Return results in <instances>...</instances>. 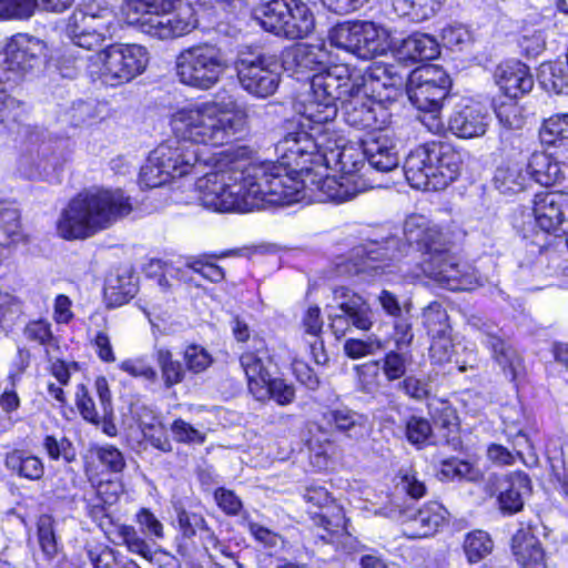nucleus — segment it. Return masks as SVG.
I'll return each instance as SVG.
<instances>
[{"label":"nucleus","mask_w":568,"mask_h":568,"mask_svg":"<svg viewBox=\"0 0 568 568\" xmlns=\"http://www.w3.org/2000/svg\"><path fill=\"white\" fill-rule=\"evenodd\" d=\"M88 557L93 568H113L120 560L118 552L106 546L89 549Z\"/></svg>","instance_id":"obj_61"},{"label":"nucleus","mask_w":568,"mask_h":568,"mask_svg":"<svg viewBox=\"0 0 568 568\" xmlns=\"http://www.w3.org/2000/svg\"><path fill=\"white\" fill-rule=\"evenodd\" d=\"M234 69L241 88L255 98L273 95L281 82L276 61L260 52L241 50L234 61Z\"/></svg>","instance_id":"obj_14"},{"label":"nucleus","mask_w":568,"mask_h":568,"mask_svg":"<svg viewBox=\"0 0 568 568\" xmlns=\"http://www.w3.org/2000/svg\"><path fill=\"white\" fill-rule=\"evenodd\" d=\"M433 429L429 422L419 416H410L405 423V436L415 446H419L432 436Z\"/></svg>","instance_id":"obj_50"},{"label":"nucleus","mask_w":568,"mask_h":568,"mask_svg":"<svg viewBox=\"0 0 568 568\" xmlns=\"http://www.w3.org/2000/svg\"><path fill=\"white\" fill-rule=\"evenodd\" d=\"M120 369L135 378H143L148 382H155L156 371L142 357L129 358L120 363Z\"/></svg>","instance_id":"obj_52"},{"label":"nucleus","mask_w":568,"mask_h":568,"mask_svg":"<svg viewBox=\"0 0 568 568\" xmlns=\"http://www.w3.org/2000/svg\"><path fill=\"white\" fill-rule=\"evenodd\" d=\"M265 395L255 397L257 400H265L267 398L274 399L280 405L291 404L295 398V389L292 385L285 383L281 378L271 377L266 383H263Z\"/></svg>","instance_id":"obj_46"},{"label":"nucleus","mask_w":568,"mask_h":568,"mask_svg":"<svg viewBox=\"0 0 568 568\" xmlns=\"http://www.w3.org/2000/svg\"><path fill=\"white\" fill-rule=\"evenodd\" d=\"M175 510L179 530L184 539H192L197 531L209 530L202 515L189 511L182 507H176Z\"/></svg>","instance_id":"obj_43"},{"label":"nucleus","mask_w":568,"mask_h":568,"mask_svg":"<svg viewBox=\"0 0 568 568\" xmlns=\"http://www.w3.org/2000/svg\"><path fill=\"white\" fill-rule=\"evenodd\" d=\"M483 343L491 349L494 358L503 371L514 379L520 366V357L517 352L507 345L493 329L483 332Z\"/></svg>","instance_id":"obj_34"},{"label":"nucleus","mask_w":568,"mask_h":568,"mask_svg":"<svg viewBox=\"0 0 568 568\" xmlns=\"http://www.w3.org/2000/svg\"><path fill=\"white\" fill-rule=\"evenodd\" d=\"M531 490L530 479L523 471H515L508 475L500 483L498 506L503 514L513 515L524 507V498Z\"/></svg>","instance_id":"obj_25"},{"label":"nucleus","mask_w":568,"mask_h":568,"mask_svg":"<svg viewBox=\"0 0 568 568\" xmlns=\"http://www.w3.org/2000/svg\"><path fill=\"white\" fill-rule=\"evenodd\" d=\"M118 532L129 551L140 555L146 560L153 559L150 545L138 534L133 526L122 525L119 527Z\"/></svg>","instance_id":"obj_44"},{"label":"nucleus","mask_w":568,"mask_h":568,"mask_svg":"<svg viewBox=\"0 0 568 568\" xmlns=\"http://www.w3.org/2000/svg\"><path fill=\"white\" fill-rule=\"evenodd\" d=\"M446 513L440 504L428 503L417 511L404 514V534L408 538L432 536L444 524Z\"/></svg>","instance_id":"obj_23"},{"label":"nucleus","mask_w":568,"mask_h":568,"mask_svg":"<svg viewBox=\"0 0 568 568\" xmlns=\"http://www.w3.org/2000/svg\"><path fill=\"white\" fill-rule=\"evenodd\" d=\"M404 235L407 243L390 236L355 247L352 255L355 273L426 276L450 291H470L479 285L475 270L449 253L443 233L426 216H407Z\"/></svg>","instance_id":"obj_2"},{"label":"nucleus","mask_w":568,"mask_h":568,"mask_svg":"<svg viewBox=\"0 0 568 568\" xmlns=\"http://www.w3.org/2000/svg\"><path fill=\"white\" fill-rule=\"evenodd\" d=\"M75 404H77V407H78L81 416L85 420H88L92 424L100 423V416L95 409L94 402L91 398V396L89 395L88 388L83 384H80L77 387Z\"/></svg>","instance_id":"obj_56"},{"label":"nucleus","mask_w":568,"mask_h":568,"mask_svg":"<svg viewBox=\"0 0 568 568\" xmlns=\"http://www.w3.org/2000/svg\"><path fill=\"white\" fill-rule=\"evenodd\" d=\"M172 434L178 442L186 444H203L205 435L195 429L183 419H176L171 426Z\"/></svg>","instance_id":"obj_59"},{"label":"nucleus","mask_w":568,"mask_h":568,"mask_svg":"<svg viewBox=\"0 0 568 568\" xmlns=\"http://www.w3.org/2000/svg\"><path fill=\"white\" fill-rule=\"evenodd\" d=\"M463 547L467 560L475 564L493 551L494 542L488 532L477 529L466 535Z\"/></svg>","instance_id":"obj_39"},{"label":"nucleus","mask_w":568,"mask_h":568,"mask_svg":"<svg viewBox=\"0 0 568 568\" xmlns=\"http://www.w3.org/2000/svg\"><path fill=\"white\" fill-rule=\"evenodd\" d=\"M430 337V358L437 364L450 362L453 355L455 354V345L452 341L450 332H445L444 334H436Z\"/></svg>","instance_id":"obj_49"},{"label":"nucleus","mask_w":568,"mask_h":568,"mask_svg":"<svg viewBox=\"0 0 568 568\" xmlns=\"http://www.w3.org/2000/svg\"><path fill=\"white\" fill-rule=\"evenodd\" d=\"M462 163V154L450 144L428 142L410 151L404 172L412 187L439 191L457 179Z\"/></svg>","instance_id":"obj_8"},{"label":"nucleus","mask_w":568,"mask_h":568,"mask_svg":"<svg viewBox=\"0 0 568 568\" xmlns=\"http://www.w3.org/2000/svg\"><path fill=\"white\" fill-rule=\"evenodd\" d=\"M184 361L189 371L197 374L212 364V356L200 345H189L184 351Z\"/></svg>","instance_id":"obj_53"},{"label":"nucleus","mask_w":568,"mask_h":568,"mask_svg":"<svg viewBox=\"0 0 568 568\" xmlns=\"http://www.w3.org/2000/svg\"><path fill=\"white\" fill-rule=\"evenodd\" d=\"M275 152L281 160L280 164H284L286 171L293 175H297L298 180L304 179L305 172H313L306 168L313 164L315 154V142H313L312 131H293L285 134L275 144Z\"/></svg>","instance_id":"obj_18"},{"label":"nucleus","mask_w":568,"mask_h":568,"mask_svg":"<svg viewBox=\"0 0 568 568\" xmlns=\"http://www.w3.org/2000/svg\"><path fill=\"white\" fill-rule=\"evenodd\" d=\"M149 52L140 44H112L90 57L87 72L93 80L116 87L144 72Z\"/></svg>","instance_id":"obj_9"},{"label":"nucleus","mask_w":568,"mask_h":568,"mask_svg":"<svg viewBox=\"0 0 568 568\" xmlns=\"http://www.w3.org/2000/svg\"><path fill=\"white\" fill-rule=\"evenodd\" d=\"M422 321L429 336L452 331L446 310L439 302H432L423 310Z\"/></svg>","instance_id":"obj_41"},{"label":"nucleus","mask_w":568,"mask_h":568,"mask_svg":"<svg viewBox=\"0 0 568 568\" xmlns=\"http://www.w3.org/2000/svg\"><path fill=\"white\" fill-rule=\"evenodd\" d=\"M539 80L546 90L556 93L562 92L568 83L565 65L562 63L552 62L542 63L539 70Z\"/></svg>","instance_id":"obj_42"},{"label":"nucleus","mask_w":568,"mask_h":568,"mask_svg":"<svg viewBox=\"0 0 568 568\" xmlns=\"http://www.w3.org/2000/svg\"><path fill=\"white\" fill-rule=\"evenodd\" d=\"M496 79L504 93L511 99L529 92L534 87L529 68L520 61L501 63L497 69Z\"/></svg>","instance_id":"obj_24"},{"label":"nucleus","mask_w":568,"mask_h":568,"mask_svg":"<svg viewBox=\"0 0 568 568\" xmlns=\"http://www.w3.org/2000/svg\"><path fill=\"white\" fill-rule=\"evenodd\" d=\"M364 77L347 63L331 64L311 79V92L304 105V116L314 125H333L337 101L356 97L363 90Z\"/></svg>","instance_id":"obj_6"},{"label":"nucleus","mask_w":568,"mask_h":568,"mask_svg":"<svg viewBox=\"0 0 568 568\" xmlns=\"http://www.w3.org/2000/svg\"><path fill=\"white\" fill-rule=\"evenodd\" d=\"M528 180L527 171L519 163L499 166L494 176V184L500 193H517L525 189Z\"/></svg>","instance_id":"obj_38"},{"label":"nucleus","mask_w":568,"mask_h":568,"mask_svg":"<svg viewBox=\"0 0 568 568\" xmlns=\"http://www.w3.org/2000/svg\"><path fill=\"white\" fill-rule=\"evenodd\" d=\"M97 457L104 466L114 473L121 471L125 466L121 452L113 446L98 448Z\"/></svg>","instance_id":"obj_64"},{"label":"nucleus","mask_w":568,"mask_h":568,"mask_svg":"<svg viewBox=\"0 0 568 568\" xmlns=\"http://www.w3.org/2000/svg\"><path fill=\"white\" fill-rule=\"evenodd\" d=\"M213 161V170L197 179L195 191L200 204L215 212H246L303 200L325 202L345 199L355 190L334 179H317L314 172H305L298 180L278 161L257 160L245 144L216 153Z\"/></svg>","instance_id":"obj_1"},{"label":"nucleus","mask_w":568,"mask_h":568,"mask_svg":"<svg viewBox=\"0 0 568 568\" xmlns=\"http://www.w3.org/2000/svg\"><path fill=\"white\" fill-rule=\"evenodd\" d=\"M131 212V199L121 190L81 193L61 212L57 231L64 240H84Z\"/></svg>","instance_id":"obj_5"},{"label":"nucleus","mask_w":568,"mask_h":568,"mask_svg":"<svg viewBox=\"0 0 568 568\" xmlns=\"http://www.w3.org/2000/svg\"><path fill=\"white\" fill-rule=\"evenodd\" d=\"M384 343L376 336H369L367 339L349 338L344 344L345 354L353 359H358L373 355L384 349Z\"/></svg>","instance_id":"obj_47"},{"label":"nucleus","mask_w":568,"mask_h":568,"mask_svg":"<svg viewBox=\"0 0 568 568\" xmlns=\"http://www.w3.org/2000/svg\"><path fill=\"white\" fill-rule=\"evenodd\" d=\"M561 165L565 164L561 161L554 159L552 150L549 149L548 153H532L526 165V171L528 176L537 183L549 186L564 179Z\"/></svg>","instance_id":"obj_31"},{"label":"nucleus","mask_w":568,"mask_h":568,"mask_svg":"<svg viewBox=\"0 0 568 568\" xmlns=\"http://www.w3.org/2000/svg\"><path fill=\"white\" fill-rule=\"evenodd\" d=\"M409 364V356L399 351L388 352L383 359V373L388 381H396L403 377Z\"/></svg>","instance_id":"obj_51"},{"label":"nucleus","mask_w":568,"mask_h":568,"mask_svg":"<svg viewBox=\"0 0 568 568\" xmlns=\"http://www.w3.org/2000/svg\"><path fill=\"white\" fill-rule=\"evenodd\" d=\"M38 538L42 552L52 559L58 552V544L53 530V518L42 515L38 519Z\"/></svg>","instance_id":"obj_48"},{"label":"nucleus","mask_w":568,"mask_h":568,"mask_svg":"<svg viewBox=\"0 0 568 568\" xmlns=\"http://www.w3.org/2000/svg\"><path fill=\"white\" fill-rule=\"evenodd\" d=\"M230 70L223 50L214 44L200 43L182 50L175 58L179 81L193 89L214 88Z\"/></svg>","instance_id":"obj_10"},{"label":"nucleus","mask_w":568,"mask_h":568,"mask_svg":"<svg viewBox=\"0 0 568 568\" xmlns=\"http://www.w3.org/2000/svg\"><path fill=\"white\" fill-rule=\"evenodd\" d=\"M496 115L506 129L517 130L524 125L521 109L514 102L503 103L496 110Z\"/></svg>","instance_id":"obj_57"},{"label":"nucleus","mask_w":568,"mask_h":568,"mask_svg":"<svg viewBox=\"0 0 568 568\" xmlns=\"http://www.w3.org/2000/svg\"><path fill=\"white\" fill-rule=\"evenodd\" d=\"M325 418L336 432L352 440L359 442L369 434L371 426L367 417L347 407L331 409Z\"/></svg>","instance_id":"obj_28"},{"label":"nucleus","mask_w":568,"mask_h":568,"mask_svg":"<svg viewBox=\"0 0 568 568\" xmlns=\"http://www.w3.org/2000/svg\"><path fill=\"white\" fill-rule=\"evenodd\" d=\"M116 30L114 11L98 3H85L75 9L67 24V34L78 47L91 50L111 39Z\"/></svg>","instance_id":"obj_13"},{"label":"nucleus","mask_w":568,"mask_h":568,"mask_svg":"<svg viewBox=\"0 0 568 568\" xmlns=\"http://www.w3.org/2000/svg\"><path fill=\"white\" fill-rule=\"evenodd\" d=\"M539 138L552 150L554 159L568 164V113L546 119L539 129Z\"/></svg>","instance_id":"obj_26"},{"label":"nucleus","mask_w":568,"mask_h":568,"mask_svg":"<svg viewBox=\"0 0 568 568\" xmlns=\"http://www.w3.org/2000/svg\"><path fill=\"white\" fill-rule=\"evenodd\" d=\"M333 47L361 59H372L396 47L394 33L371 21H348L335 26L328 34Z\"/></svg>","instance_id":"obj_11"},{"label":"nucleus","mask_w":568,"mask_h":568,"mask_svg":"<svg viewBox=\"0 0 568 568\" xmlns=\"http://www.w3.org/2000/svg\"><path fill=\"white\" fill-rule=\"evenodd\" d=\"M445 0H390L394 11L399 17H407L414 22H420L433 17Z\"/></svg>","instance_id":"obj_37"},{"label":"nucleus","mask_w":568,"mask_h":568,"mask_svg":"<svg viewBox=\"0 0 568 568\" xmlns=\"http://www.w3.org/2000/svg\"><path fill=\"white\" fill-rule=\"evenodd\" d=\"M45 44L28 34H16L7 43L0 61V140H14L32 129L22 122L26 102L7 93V84L16 83L42 63Z\"/></svg>","instance_id":"obj_4"},{"label":"nucleus","mask_w":568,"mask_h":568,"mask_svg":"<svg viewBox=\"0 0 568 568\" xmlns=\"http://www.w3.org/2000/svg\"><path fill=\"white\" fill-rule=\"evenodd\" d=\"M336 306L328 311L329 327L336 337H342L352 328L369 331L375 322V313L369 303L346 286L334 288Z\"/></svg>","instance_id":"obj_15"},{"label":"nucleus","mask_w":568,"mask_h":568,"mask_svg":"<svg viewBox=\"0 0 568 568\" xmlns=\"http://www.w3.org/2000/svg\"><path fill=\"white\" fill-rule=\"evenodd\" d=\"M442 40L450 49L459 47L471 41L469 29L460 23L448 24L442 30Z\"/></svg>","instance_id":"obj_58"},{"label":"nucleus","mask_w":568,"mask_h":568,"mask_svg":"<svg viewBox=\"0 0 568 568\" xmlns=\"http://www.w3.org/2000/svg\"><path fill=\"white\" fill-rule=\"evenodd\" d=\"M450 80L436 65L415 69L407 81V95L410 103L419 111L438 112L446 99Z\"/></svg>","instance_id":"obj_16"},{"label":"nucleus","mask_w":568,"mask_h":568,"mask_svg":"<svg viewBox=\"0 0 568 568\" xmlns=\"http://www.w3.org/2000/svg\"><path fill=\"white\" fill-rule=\"evenodd\" d=\"M271 362L270 352L263 341L256 342L254 349H247L240 357L241 367L247 378L248 390L254 397L266 394L263 383H266L271 377L268 372Z\"/></svg>","instance_id":"obj_22"},{"label":"nucleus","mask_w":568,"mask_h":568,"mask_svg":"<svg viewBox=\"0 0 568 568\" xmlns=\"http://www.w3.org/2000/svg\"><path fill=\"white\" fill-rule=\"evenodd\" d=\"M136 293V284L129 272L111 275L106 280L104 296L108 305L118 307L129 302Z\"/></svg>","instance_id":"obj_36"},{"label":"nucleus","mask_w":568,"mask_h":568,"mask_svg":"<svg viewBox=\"0 0 568 568\" xmlns=\"http://www.w3.org/2000/svg\"><path fill=\"white\" fill-rule=\"evenodd\" d=\"M328 51L324 43H297L288 49L284 57V64L297 70H316L324 68L328 62ZM329 65H327L328 68Z\"/></svg>","instance_id":"obj_27"},{"label":"nucleus","mask_w":568,"mask_h":568,"mask_svg":"<svg viewBox=\"0 0 568 568\" xmlns=\"http://www.w3.org/2000/svg\"><path fill=\"white\" fill-rule=\"evenodd\" d=\"M255 20L267 32L287 39L307 37L315 27V18L301 0H273L255 10Z\"/></svg>","instance_id":"obj_12"},{"label":"nucleus","mask_w":568,"mask_h":568,"mask_svg":"<svg viewBox=\"0 0 568 568\" xmlns=\"http://www.w3.org/2000/svg\"><path fill=\"white\" fill-rule=\"evenodd\" d=\"M8 20L29 19L38 7V0H3Z\"/></svg>","instance_id":"obj_60"},{"label":"nucleus","mask_w":568,"mask_h":568,"mask_svg":"<svg viewBox=\"0 0 568 568\" xmlns=\"http://www.w3.org/2000/svg\"><path fill=\"white\" fill-rule=\"evenodd\" d=\"M122 13L128 24L159 39L182 37L197 22L191 0H124Z\"/></svg>","instance_id":"obj_7"},{"label":"nucleus","mask_w":568,"mask_h":568,"mask_svg":"<svg viewBox=\"0 0 568 568\" xmlns=\"http://www.w3.org/2000/svg\"><path fill=\"white\" fill-rule=\"evenodd\" d=\"M511 548L523 568H547L540 541L529 528H521L514 535Z\"/></svg>","instance_id":"obj_29"},{"label":"nucleus","mask_w":568,"mask_h":568,"mask_svg":"<svg viewBox=\"0 0 568 568\" xmlns=\"http://www.w3.org/2000/svg\"><path fill=\"white\" fill-rule=\"evenodd\" d=\"M397 40L396 45L400 42L399 52L405 59L414 62L432 60L439 54V45L435 38L425 33H414L406 39Z\"/></svg>","instance_id":"obj_32"},{"label":"nucleus","mask_w":568,"mask_h":568,"mask_svg":"<svg viewBox=\"0 0 568 568\" xmlns=\"http://www.w3.org/2000/svg\"><path fill=\"white\" fill-rule=\"evenodd\" d=\"M343 103L345 122L355 129L382 131L392 121L388 108L367 94L365 78L362 92L356 97H346Z\"/></svg>","instance_id":"obj_17"},{"label":"nucleus","mask_w":568,"mask_h":568,"mask_svg":"<svg viewBox=\"0 0 568 568\" xmlns=\"http://www.w3.org/2000/svg\"><path fill=\"white\" fill-rule=\"evenodd\" d=\"M28 339L38 342L41 345L51 346L54 342L50 324L45 321H33L24 328Z\"/></svg>","instance_id":"obj_62"},{"label":"nucleus","mask_w":568,"mask_h":568,"mask_svg":"<svg viewBox=\"0 0 568 568\" xmlns=\"http://www.w3.org/2000/svg\"><path fill=\"white\" fill-rule=\"evenodd\" d=\"M136 521L146 535L156 539L164 538V527L162 523L149 509L142 508L136 514Z\"/></svg>","instance_id":"obj_63"},{"label":"nucleus","mask_w":568,"mask_h":568,"mask_svg":"<svg viewBox=\"0 0 568 568\" xmlns=\"http://www.w3.org/2000/svg\"><path fill=\"white\" fill-rule=\"evenodd\" d=\"M311 130L313 142H315L313 164H323L327 166L326 155H328V153H338L347 139L342 134V132L337 131L334 125L311 128Z\"/></svg>","instance_id":"obj_33"},{"label":"nucleus","mask_w":568,"mask_h":568,"mask_svg":"<svg viewBox=\"0 0 568 568\" xmlns=\"http://www.w3.org/2000/svg\"><path fill=\"white\" fill-rule=\"evenodd\" d=\"M365 156L369 165L381 172H389L399 164L395 143L386 134H378L365 143Z\"/></svg>","instance_id":"obj_30"},{"label":"nucleus","mask_w":568,"mask_h":568,"mask_svg":"<svg viewBox=\"0 0 568 568\" xmlns=\"http://www.w3.org/2000/svg\"><path fill=\"white\" fill-rule=\"evenodd\" d=\"M156 362L166 388H171L184 379L185 371L182 364L173 358V355L169 349L159 348L156 351Z\"/></svg>","instance_id":"obj_40"},{"label":"nucleus","mask_w":568,"mask_h":568,"mask_svg":"<svg viewBox=\"0 0 568 568\" xmlns=\"http://www.w3.org/2000/svg\"><path fill=\"white\" fill-rule=\"evenodd\" d=\"M490 116L479 103H459L448 120V129L458 138L474 139L483 136L489 125Z\"/></svg>","instance_id":"obj_21"},{"label":"nucleus","mask_w":568,"mask_h":568,"mask_svg":"<svg viewBox=\"0 0 568 568\" xmlns=\"http://www.w3.org/2000/svg\"><path fill=\"white\" fill-rule=\"evenodd\" d=\"M327 158V169L334 170L341 173L339 176L335 175H326L322 176L318 173L314 172L317 175V179H334L343 185L349 184L353 186L354 193L349 194L345 199H326L325 202H345L354 199L358 193L364 190L363 183L355 175L363 166L365 162V148L362 149L355 143H351L346 140L345 144L342 149H339L338 153H328Z\"/></svg>","instance_id":"obj_19"},{"label":"nucleus","mask_w":568,"mask_h":568,"mask_svg":"<svg viewBox=\"0 0 568 568\" xmlns=\"http://www.w3.org/2000/svg\"><path fill=\"white\" fill-rule=\"evenodd\" d=\"M118 532L129 551L140 555L146 560L153 559L150 545L138 534L133 526L122 525L119 527Z\"/></svg>","instance_id":"obj_45"},{"label":"nucleus","mask_w":568,"mask_h":568,"mask_svg":"<svg viewBox=\"0 0 568 568\" xmlns=\"http://www.w3.org/2000/svg\"><path fill=\"white\" fill-rule=\"evenodd\" d=\"M537 226L547 233L568 231V193L547 192L537 194L534 201Z\"/></svg>","instance_id":"obj_20"},{"label":"nucleus","mask_w":568,"mask_h":568,"mask_svg":"<svg viewBox=\"0 0 568 568\" xmlns=\"http://www.w3.org/2000/svg\"><path fill=\"white\" fill-rule=\"evenodd\" d=\"M42 446L48 456L53 460L63 458L67 462H71L74 457L72 445L65 437L57 438L52 435H47L43 439Z\"/></svg>","instance_id":"obj_54"},{"label":"nucleus","mask_w":568,"mask_h":568,"mask_svg":"<svg viewBox=\"0 0 568 568\" xmlns=\"http://www.w3.org/2000/svg\"><path fill=\"white\" fill-rule=\"evenodd\" d=\"M172 140L160 144L140 170L144 187H159L189 174L199 163L195 145L221 146L247 126V112L235 99L206 101L178 109L170 120Z\"/></svg>","instance_id":"obj_3"},{"label":"nucleus","mask_w":568,"mask_h":568,"mask_svg":"<svg viewBox=\"0 0 568 568\" xmlns=\"http://www.w3.org/2000/svg\"><path fill=\"white\" fill-rule=\"evenodd\" d=\"M399 479L398 486L412 498L418 499L425 496L426 486L413 468L400 469Z\"/></svg>","instance_id":"obj_55"},{"label":"nucleus","mask_w":568,"mask_h":568,"mask_svg":"<svg viewBox=\"0 0 568 568\" xmlns=\"http://www.w3.org/2000/svg\"><path fill=\"white\" fill-rule=\"evenodd\" d=\"M4 464L13 474L30 480L40 479L44 473L42 460L24 450L16 449L8 453Z\"/></svg>","instance_id":"obj_35"}]
</instances>
